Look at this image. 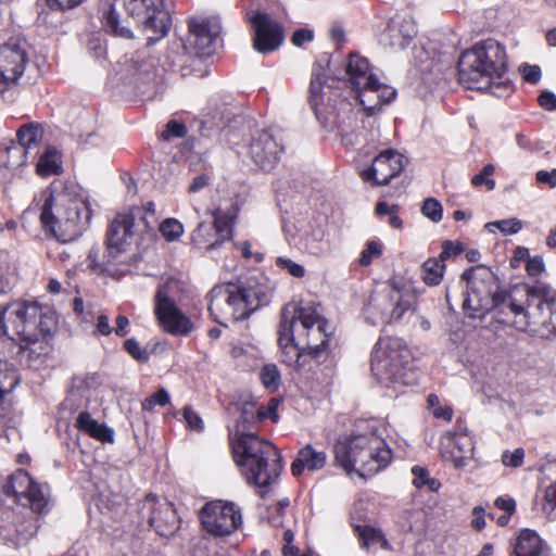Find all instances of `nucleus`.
<instances>
[{"label": "nucleus", "instance_id": "nucleus-1", "mask_svg": "<svg viewBox=\"0 0 556 556\" xmlns=\"http://www.w3.org/2000/svg\"><path fill=\"white\" fill-rule=\"evenodd\" d=\"M328 323L313 304L288 303L279 325V344L282 362L298 368L304 366L305 355L319 361L328 344Z\"/></svg>", "mask_w": 556, "mask_h": 556}, {"label": "nucleus", "instance_id": "nucleus-2", "mask_svg": "<svg viewBox=\"0 0 556 556\" xmlns=\"http://www.w3.org/2000/svg\"><path fill=\"white\" fill-rule=\"evenodd\" d=\"M506 71L505 47L495 39L477 42L458 60V80L465 88L488 91L496 97L510 90L509 84L503 80Z\"/></svg>", "mask_w": 556, "mask_h": 556}, {"label": "nucleus", "instance_id": "nucleus-3", "mask_svg": "<svg viewBox=\"0 0 556 556\" xmlns=\"http://www.w3.org/2000/svg\"><path fill=\"white\" fill-rule=\"evenodd\" d=\"M236 465L248 484L265 489L275 483L282 470L279 450L255 433H240L232 440Z\"/></svg>", "mask_w": 556, "mask_h": 556}, {"label": "nucleus", "instance_id": "nucleus-4", "mask_svg": "<svg viewBox=\"0 0 556 556\" xmlns=\"http://www.w3.org/2000/svg\"><path fill=\"white\" fill-rule=\"evenodd\" d=\"M91 218L88 204L66 187L52 186L40 214L41 223L59 241L71 242L81 235Z\"/></svg>", "mask_w": 556, "mask_h": 556}, {"label": "nucleus", "instance_id": "nucleus-5", "mask_svg": "<svg viewBox=\"0 0 556 556\" xmlns=\"http://www.w3.org/2000/svg\"><path fill=\"white\" fill-rule=\"evenodd\" d=\"M269 288L258 283L238 285L227 282L215 286L208 293V309L222 326L248 318L260 306L267 304Z\"/></svg>", "mask_w": 556, "mask_h": 556}, {"label": "nucleus", "instance_id": "nucleus-6", "mask_svg": "<svg viewBox=\"0 0 556 556\" xmlns=\"http://www.w3.org/2000/svg\"><path fill=\"white\" fill-rule=\"evenodd\" d=\"M334 458L346 473L357 470L364 476L386 468L392 453L384 441L370 430L339 440L334 445Z\"/></svg>", "mask_w": 556, "mask_h": 556}, {"label": "nucleus", "instance_id": "nucleus-7", "mask_svg": "<svg viewBox=\"0 0 556 556\" xmlns=\"http://www.w3.org/2000/svg\"><path fill=\"white\" fill-rule=\"evenodd\" d=\"M124 7L128 14L138 23H141L143 30L152 31L155 36L148 38V46L165 37L172 26V17L164 9L162 0H114L106 15V27L116 36L131 38L130 29L121 24L116 9Z\"/></svg>", "mask_w": 556, "mask_h": 556}, {"label": "nucleus", "instance_id": "nucleus-8", "mask_svg": "<svg viewBox=\"0 0 556 556\" xmlns=\"http://www.w3.org/2000/svg\"><path fill=\"white\" fill-rule=\"evenodd\" d=\"M12 341H20L21 349L50 334L55 328L53 314L36 301L15 300L10 302L8 315Z\"/></svg>", "mask_w": 556, "mask_h": 556}, {"label": "nucleus", "instance_id": "nucleus-9", "mask_svg": "<svg viewBox=\"0 0 556 556\" xmlns=\"http://www.w3.org/2000/svg\"><path fill=\"white\" fill-rule=\"evenodd\" d=\"M417 301L413 287L392 283L370 294L364 314L371 325L390 324L400 320L406 312H414Z\"/></svg>", "mask_w": 556, "mask_h": 556}, {"label": "nucleus", "instance_id": "nucleus-10", "mask_svg": "<svg viewBox=\"0 0 556 556\" xmlns=\"http://www.w3.org/2000/svg\"><path fill=\"white\" fill-rule=\"evenodd\" d=\"M155 225L156 218L153 214L148 216L139 206L116 215L108 232L106 251H109V256L121 258L135 236L149 232L154 229Z\"/></svg>", "mask_w": 556, "mask_h": 556}, {"label": "nucleus", "instance_id": "nucleus-11", "mask_svg": "<svg viewBox=\"0 0 556 556\" xmlns=\"http://www.w3.org/2000/svg\"><path fill=\"white\" fill-rule=\"evenodd\" d=\"M462 278L467 281V295L463 301V309L470 318L489 313L495 293L500 291L496 276L484 266L465 270Z\"/></svg>", "mask_w": 556, "mask_h": 556}, {"label": "nucleus", "instance_id": "nucleus-12", "mask_svg": "<svg viewBox=\"0 0 556 556\" xmlns=\"http://www.w3.org/2000/svg\"><path fill=\"white\" fill-rule=\"evenodd\" d=\"M348 81L356 93L359 103L367 110L376 108V104L368 105L371 99L369 93H377L379 103H389L395 97V90L389 86L379 83L378 78L371 73L368 61L357 54H350L344 65Z\"/></svg>", "mask_w": 556, "mask_h": 556}, {"label": "nucleus", "instance_id": "nucleus-13", "mask_svg": "<svg viewBox=\"0 0 556 556\" xmlns=\"http://www.w3.org/2000/svg\"><path fill=\"white\" fill-rule=\"evenodd\" d=\"M408 350L397 338L379 339L371 354V372L376 379L389 387L403 376L408 361Z\"/></svg>", "mask_w": 556, "mask_h": 556}, {"label": "nucleus", "instance_id": "nucleus-14", "mask_svg": "<svg viewBox=\"0 0 556 556\" xmlns=\"http://www.w3.org/2000/svg\"><path fill=\"white\" fill-rule=\"evenodd\" d=\"M527 289H529L527 286L521 288L516 286L509 290L500 289L490 305L489 312L493 314V318L500 324L515 327L520 331L528 330L530 318L534 316L526 315V303L518 298L525 296Z\"/></svg>", "mask_w": 556, "mask_h": 556}, {"label": "nucleus", "instance_id": "nucleus-15", "mask_svg": "<svg viewBox=\"0 0 556 556\" xmlns=\"http://www.w3.org/2000/svg\"><path fill=\"white\" fill-rule=\"evenodd\" d=\"M200 520L207 534L214 538H224L241 527L242 515L233 503L213 501L202 507Z\"/></svg>", "mask_w": 556, "mask_h": 556}, {"label": "nucleus", "instance_id": "nucleus-16", "mask_svg": "<svg viewBox=\"0 0 556 556\" xmlns=\"http://www.w3.org/2000/svg\"><path fill=\"white\" fill-rule=\"evenodd\" d=\"M525 303L527 307L535 305L533 311L526 308V315H532L534 318H530L529 328L535 326H542L547 328L546 333H542V337L546 339L556 338V326H549L553 324V315L556 313V292L546 283L538 281L529 289L525 290Z\"/></svg>", "mask_w": 556, "mask_h": 556}, {"label": "nucleus", "instance_id": "nucleus-17", "mask_svg": "<svg viewBox=\"0 0 556 556\" xmlns=\"http://www.w3.org/2000/svg\"><path fill=\"white\" fill-rule=\"evenodd\" d=\"M139 514L142 520L161 536L173 535L179 528V520L176 511L167 501H160L155 495L149 494L139 506Z\"/></svg>", "mask_w": 556, "mask_h": 556}, {"label": "nucleus", "instance_id": "nucleus-18", "mask_svg": "<svg viewBox=\"0 0 556 556\" xmlns=\"http://www.w3.org/2000/svg\"><path fill=\"white\" fill-rule=\"evenodd\" d=\"M155 315L163 329L175 336H187L193 330V324L169 298L167 285L160 286L155 295Z\"/></svg>", "mask_w": 556, "mask_h": 556}, {"label": "nucleus", "instance_id": "nucleus-19", "mask_svg": "<svg viewBox=\"0 0 556 556\" xmlns=\"http://www.w3.org/2000/svg\"><path fill=\"white\" fill-rule=\"evenodd\" d=\"M3 489L7 495L28 504L33 511L42 514L48 506L49 500L42 488L23 469L11 475Z\"/></svg>", "mask_w": 556, "mask_h": 556}, {"label": "nucleus", "instance_id": "nucleus-20", "mask_svg": "<svg viewBox=\"0 0 556 556\" xmlns=\"http://www.w3.org/2000/svg\"><path fill=\"white\" fill-rule=\"evenodd\" d=\"M440 444L443 459L453 463L456 468L467 466L472 457L473 441L465 426L457 425L454 430L446 431Z\"/></svg>", "mask_w": 556, "mask_h": 556}, {"label": "nucleus", "instance_id": "nucleus-21", "mask_svg": "<svg viewBox=\"0 0 556 556\" xmlns=\"http://www.w3.org/2000/svg\"><path fill=\"white\" fill-rule=\"evenodd\" d=\"M250 22L254 29L253 47L263 54L277 50L283 42L282 25L273 20L267 13L257 12Z\"/></svg>", "mask_w": 556, "mask_h": 556}, {"label": "nucleus", "instance_id": "nucleus-22", "mask_svg": "<svg viewBox=\"0 0 556 556\" xmlns=\"http://www.w3.org/2000/svg\"><path fill=\"white\" fill-rule=\"evenodd\" d=\"M37 520L31 516L16 515L14 511L4 513L0 523V540L14 547L26 544L37 532Z\"/></svg>", "mask_w": 556, "mask_h": 556}, {"label": "nucleus", "instance_id": "nucleus-23", "mask_svg": "<svg viewBox=\"0 0 556 556\" xmlns=\"http://www.w3.org/2000/svg\"><path fill=\"white\" fill-rule=\"evenodd\" d=\"M220 31L222 25L217 17H193L189 21L187 43L197 54L210 55Z\"/></svg>", "mask_w": 556, "mask_h": 556}, {"label": "nucleus", "instance_id": "nucleus-24", "mask_svg": "<svg viewBox=\"0 0 556 556\" xmlns=\"http://www.w3.org/2000/svg\"><path fill=\"white\" fill-rule=\"evenodd\" d=\"M404 168V156L393 150H386L377 155L368 169L362 170L364 181H372L377 186L388 185Z\"/></svg>", "mask_w": 556, "mask_h": 556}, {"label": "nucleus", "instance_id": "nucleus-25", "mask_svg": "<svg viewBox=\"0 0 556 556\" xmlns=\"http://www.w3.org/2000/svg\"><path fill=\"white\" fill-rule=\"evenodd\" d=\"M27 62L26 51L18 43L11 41L0 47V92L22 76Z\"/></svg>", "mask_w": 556, "mask_h": 556}, {"label": "nucleus", "instance_id": "nucleus-26", "mask_svg": "<svg viewBox=\"0 0 556 556\" xmlns=\"http://www.w3.org/2000/svg\"><path fill=\"white\" fill-rule=\"evenodd\" d=\"M282 146L269 130H256L251 138L249 153L252 161L263 169H270L279 160Z\"/></svg>", "mask_w": 556, "mask_h": 556}, {"label": "nucleus", "instance_id": "nucleus-27", "mask_svg": "<svg viewBox=\"0 0 556 556\" xmlns=\"http://www.w3.org/2000/svg\"><path fill=\"white\" fill-rule=\"evenodd\" d=\"M326 65L318 61L314 64L308 90V102L312 109L317 112L318 108L331 100L332 85L328 84L327 66L329 59L325 58Z\"/></svg>", "mask_w": 556, "mask_h": 556}, {"label": "nucleus", "instance_id": "nucleus-28", "mask_svg": "<svg viewBox=\"0 0 556 556\" xmlns=\"http://www.w3.org/2000/svg\"><path fill=\"white\" fill-rule=\"evenodd\" d=\"M326 463L327 454L307 444L298 452L295 459L291 464V471L294 477H299L305 469L315 471L324 468Z\"/></svg>", "mask_w": 556, "mask_h": 556}, {"label": "nucleus", "instance_id": "nucleus-29", "mask_svg": "<svg viewBox=\"0 0 556 556\" xmlns=\"http://www.w3.org/2000/svg\"><path fill=\"white\" fill-rule=\"evenodd\" d=\"M18 144L8 148L9 155L18 154L25 156L29 151L38 146L43 137V128L38 123H28L20 127L17 130Z\"/></svg>", "mask_w": 556, "mask_h": 556}, {"label": "nucleus", "instance_id": "nucleus-30", "mask_svg": "<svg viewBox=\"0 0 556 556\" xmlns=\"http://www.w3.org/2000/svg\"><path fill=\"white\" fill-rule=\"evenodd\" d=\"M416 34L414 22L405 18L402 21L391 20L386 31V36L389 38L388 45L401 50L409 45Z\"/></svg>", "mask_w": 556, "mask_h": 556}, {"label": "nucleus", "instance_id": "nucleus-31", "mask_svg": "<svg viewBox=\"0 0 556 556\" xmlns=\"http://www.w3.org/2000/svg\"><path fill=\"white\" fill-rule=\"evenodd\" d=\"M75 427L89 437L102 442L113 443L114 431L104 424L98 422L88 412H81L75 422Z\"/></svg>", "mask_w": 556, "mask_h": 556}, {"label": "nucleus", "instance_id": "nucleus-32", "mask_svg": "<svg viewBox=\"0 0 556 556\" xmlns=\"http://www.w3.org/2000/svg\"><path fill=\"white\" fill-rule=\"evenodd\" d=\"M545 546L539 534L532 530H522L514 545L516 556H544Z\"/></svg>", "mask_w": 556, "mask_h": 556}, {"label": "nucleus", "instance_id": "nucleus-33", "mask_svg": "<svg viewBox=\"0 0 556 556\" xmlns=\"http://www.w3.org/2000/svg\"><path fill=\"white\" fill-rule=\"evenodd\" d=\"M132 65L136 76L144 81H150L155 76L157 61L150 56L147 51H140L132 59Z\"/></svg>", "mask_w": 556, "mask_h": 556}, {"label": "nucleus", "instance_id": "nucleus-34", "mask_svg": "<svg viewBox=\"0 0 556 556\" xmlns=\"http://www.w3.org/2000/svg\"><path fill=\"white\" fill-rule=\"evenodd\" d=\"M445 270L441 258H428L421 266V279L427 286H438L443 279Z\"/></svg>", "mask_w": 556, "mask_h": 556}, {"label": "nucleus", "instance_id": "nucleus-35", "mask_svg": "<svg viewBox=\"0 0 556 556\" xmlns=\"http://www.w3.org/2000/svg\"><path fill=\"white\" fill-rule=\"evenodd\" d=\"M355 531L357 532V535H358L362 546L365 548H369L377 544H379L382 549L391 548L388 540L384 538V535L381 533V531H379L372 527L357 526L355 528Z\"/></svg>", "mask_w": 556, "mask_h": 556}, {"label": "nucleus", "instance_id": "nucleus-36", "mask_svg": "<svg viewBox=\"0 0 556 556\" xmlns=\"http://www.w3.org/2000/svg\"><path fill=\"white\" fill-rule=\"evenodd\" d=\"M214 229L217 238L215 239V241L207 244L208 250L215 249L216 247L220 245L224 241L231 239L232 229L230 220L226 216H215Z\"/></svg>", "mask_w": 556, "mask_h": 556}, {"label": "nucleus", "instance_id": "nucleus-37", "mask_svg": "<svg viewBox=\"0 0 556 556\" xmlns=\"http://www.w3.org/2000/svg\"><path fill=\"white\" fill-rule=\"evenodd\" d=\"M522 222L516 217L508 219L494 220L485 224L489 232L500 230L504 236L515 235L522 229Z\"/></svg>", "mask_w": 556, "mask_h": 556}, {"label": "nucleus", "instance_id": "nucleus-38", "mask_svg": "<svg viewBox=\"0 0 556 556\" xmlns=\"http://www.w3.org/2000/svg\"><path fill=\"white\" fill-rule=\"evenodd\" d=\"M38 175L47 177L59 173L60 165L58 164L56 154L52 151H47L42 154L36 166Z\"/></svg>", "mask_w": 556, "mask_h": 556}, {"label": "nucleus", "instance_id": "nucleus-39", "mask_svg": "<svg viewBox=\"0 0 556 556\" xmlns=\"http://www.w3.org/2000/svg\"><path fill=\"white\" fill-rule=\"evenodd\" d=\"M256 410L252 403H245L241 409V416L237 424V435L240 433H251V426L258 422Z\"/></svg>", "mask_w": 556, "mask_h": 556}, {"label": "nucleus", "instance_id": "nucleus-40", "mask_svg": "<svg viewBox=\"0 0 556 556\" xmlns=\"http://www.w3.org/2000/svg\"><path fill=\"white\" fill-rule=\"evenodd\" d=\"M99 251L91 249L88 253L87 261L88 266L97 273H106L110 270V266L115 262H122L121 258H112L109 256V252L103 256L105 260L99 261Z\"/></svg>", "mask_w": 556, "mask_h": 556}, {"label": "nucleus", "instance_id": "nucleus-41", "mask_svg": "<svg viewBox=\"0 0 556 556\" xmlns=\"http://www.w3.org/2000/svg\"><path fill=\"white\" fill-rule=\"evenodd\" d=\"M160 231L167 241H175L184 233V227L179 220L167 218L161 223Z\"/></svg>", "mask_w": 556, "mask_h": 556}, {"label": "nucleus", "instance_id": "nucleus-42", "mask_svg": "<svg viewBox=\"0 0 556 556\" xmlns=\"http://www.w3.org/2000/svg\"><path fill=\"white\" fill-rule=\"evenodd\" d=\"M261 380L265 388L276 390L279 386L280 374L276 365H265L261 370Z\"/></svg>", "mask_w": 556, "mask_h": 556}, {"label": "nucleus", "instance_id": "nucleus-43", "mask_svg": "<svg viewBox=\"0 0 556 556\" xmlns=\"http://www.w3.org/2000/svg\"><path fill=\"white\" fill-rule=\"evenodd\" d=\"M275 263L278 268L286 270L294 278H303L305 276L306 270L304 266L295 263L291 258L279 256L276 258Z\"/></svg>", "mask_w": 556, "mask_h": 556}, {"label": "nucleus", "instance_id": "nucleus-44", "mask_svg": "<svg viewBox=\"0 0 556 556\" xmlns=\"http://www.w3.org/2000/svg\"><path fill=\"white\" fill-rule=\"evenodd\" d=\"M495 170L494 165L486 164L482 170L471 178V184L475 187L485 186L486 190L491 191L495 188V181L490 178Z\"/></svg>", "mask_w": 556, "mask_h": 556}, {"label": "nucleus", "instance_id": "nucleus-45", "mask_svg": "<svg viewBox=\"0 0 556 556\" xmlns=\"http://www.w3.org/2000/svg\"><path fill=\"white\" fill-rule=\"evenodd\" d=\"M324 231L319 230L306 239V248L312 254L319 255L329 250V244L324 241Z\"/></svg>", "mask_w": 556, "mask_h": 556}, {"label": "nucleus", "instance_id": "nucleus-46", "mask_svg": "<svg viewBox=\"0 0 556 556\" xmlns=\"http://www.w3.org/2000/svg\"><path fill=\"white\" fill-rule=\"evenodd\" d=\"M126 352L137 362L147 363L149 361V352L146 348H141L136 339H127L124 342Z\"/></svg>", "mask_w": 556, "mask_h": 556}, {"label": "nucleus", "instance_id": "nucleus-47", "mask_svg": "<svg viewBox=\"0 0 556 556\" xmlns=\"http://www.w3.org/2000/svg\"><path fill=\"white\" fill-rule=\"evenodd\" d=\"M442 212L441 203L433 198L425 200L421 206V213L434 223H439L442 219Z\"/></svg>", "mask_w": 556, "mask_h": 556}, {"label": "nucleus", "instance_id": "nucleus-48", "mask_svg": "<svg viewBox=\"0 0 556 556\" xmlns=\"http://www.w3.org/2000/svg\"><path fill=\"white\" fill-rule=\"evenodd\" d=\"M187 134V128L182 123L175 119H170L165 129L161 134V138L165 141H169L175 138H184Z\"/></svg>", "mask_w": 556, "mask_h": 556}, {"label": "nucleus", "instance_id": "nucleus-49", "mask_svg": "<svg viewBox=\"0 0 556 556\" xmlns=\"http://www.w3.org/2000/svg\"><path fill=\"white\" fill-rule=\"evenodd\" d=\"M169 403V394L165 389H161L142 402V409L151 412L155 405L165 406Z\"/></svg>", "mask_w": 556, "mask_h": 556}, {"label": "nucleus", "instance_id": "nucleus-50", "mask_svg": "<svg viewBox=\"0 0 556 556\" xmlns=\"http://www.w3.org/2000/svg\"><path fill=\"white\" fill-rule=\"evenodd\" d=\"M381 247L376 241H368L366 248L362 251L359 263L363 266H368L371 264L375 257H379L381 255Z\"/></svg>", "mask_w": 556, "mask_h": 556}, {"label": "nucleus", "instance_id": "nucleus-51", "mask_svg": "<svg viewBox=\"0 0 556 556\" xmlns=\"http://www.w3.org/2000/svg\"><path fill=\"white\" fill-rule=\"evenodd\" d=\"M543 510L549 518L556 519V482L549 485L545 491Z\"/></svg>", "mask_w": 556, "mask_h": 556}, {"label": "nucleus", "instance_id": "nucleus-52", "mask_svg": "<svg viewBox=\"0 0 556 556\" xmlns=\"http://www.w3.org/2000/svg\"><path fill=\"white\" fill-rule=\"evenodd\" d=\"M278 401L276 399H271L267 406H261L256 410L257 420H264L265 418H270L274 422H277L279 419L277 407Z\"/></svg>", "mask_w": 556, "mask_h": 556}, {"label": "nucleus", "instance_id": "nucleus-53", "mask_svg": "<svg viewBox=\"0 0 556 556\" xmlns=\"http://www.w3.org/2000/svg\"><path fill=\"white\" fill-rule=\"evenodd\" d=\"M519 71L523 79L530 84H536L541 79L542 72L539 65L523 63L520 65Z\"/></svg>", "mask_w": 556, "mask_h": 556}, {"label": "nucleus", "instance_id": "nucleus-54", "mask_svg": "<svg viewBox=\"0 0 556 556\" xmlns=\"http://www.w3.org/2000/svg\"><path fill=\"white\" fill-rule=\"evenodd\" d=\"M525 457V451L522 448H516L513 453L508 451L502 455V462L505 466L518 468L522 465Z\"/></svg>", "mask_w": 556, "mask_h": 556}, {"label": "nucleus", "instance_id": "nucleus-55", "mask_svg": "<svg viewBox=\"0 0 556 556\" xmlns=\"http://www.w3.org/2000/svg\"><path fill=\"white\" fill-rule=\"evenodd\" d=\"M463 245L462 243L457 242V241H450V240H446L443 242L442 244V251L439 255V257L441 258V261H445L452 256H457L459 255L462 252H463Z\"/></svg>", "mask_w": 556, "mask_h": 556}, {"label": "nucleus", "instance_id": "nucleus-56", "mask_svg": "<svg viewBox=\"0 0 556 556\" xmlns=\"http://www.w3.org/2000/svg\"><path fill=\"white\" fill-rule=\"evenodd\" d=\"M545 268L544 261L541 256L530 257L526 264V270L529 276H539Z\"/></svg>", "mask_w": 556, "mask_h": 556}, {"label": "nucleus", "instance_id": "nucleus-57", "mask_svg": "<svg viewBox=\"0 0 556 556\" xmlns=\"http://www.w3.org/2000/svg\"><path fill=\"white\" fill-rule=\"evenodd\" d=\"M184 418L187 425L193 430H202L203 421L200 416L190 407L184 408Z\"/></svg>", "mask_w": 556, "mask_h": 556}, {"label": "nucleus", "instance_id": "nucleus-58", "mask_svg": "<svg viewBox=\"0 0 556 556\" xmlns=\"http://www.w3.org/2000/svg\"><path fill=\"white\" fill-rule=\"evenodd\" d=\"M8 315H10V303L0 305V337H7L10 339L11 331Z\"/></svg>", "mask_w": 556, "mask_h": 556}, {"label": "nucleus", "instance_id": "nucleus-59", "mask_svg": "<svg viewBox=\"0 0 556 556\" xmlns=\"http://www.w3.org/2000/svg\"><path fill=\"white\" fill-rule=\"evenodd\" d=\"M313 31L306 28H300L292 35V43L296 47L303 46L305 42L313 40Z\"/></svg>", "mask_w": 556, "mask_h": 556}, {"label": "nucleus", "instance_id": "nucleus-60", "mask_svg": "<svg viewBox=\"0 0 556 556\" xmlns=\"http://www.w3.org/2000/svg\"><path fill=\"white\" fill-rule=\"evenodd\" d=\"M540 105L547 111L556 110V94L551 91H543L539 96Z\"/></svg>", "mask_w": 556, "mask_h": 556}, {"label": "nucleus", "instance_id": "nucleus-61", "mask_svg": "<svg viewBox=\"0 0 556 556\" xmlns=\"http://www.w3.org/2000/svg\"><path fill=\"white\" fill-rule=\"evenodd\" d=\"M412 472L414 475L413 483L416 488L419 489V488L427 485V483L429 481V477H428L429 473L425 468L415 466V467H413Z\"/></svg>", "mask_w": 556, "mask_h": 556}, {"label": "nucleus", "instance_id": "nucleus-62", "mask_svg": "<svg viewBox=\"0 0 556 556\" xmlns=\"http://www.w3.org/2000/svg\"><path fill=\"white\" fill-rule=\"evenodd\" d=\"M211 229L212 228L210 225H206L205 223H200L192 233L193 242L198 244L208 243V240L205 238V233H208Z\"/></svg>", "mask_w": 556, "mask_h": 556}, {"label": "nucleus", "instance_id": "nucleus-63", "mask_svg": "<svg viewBox=\"0 0 556 556\" xmlns=\"http://www.w3.org/2000/svg\"><path fill=\"white\" fill-rule=\"evenodd\" d=\"M529 257V250L525 247H517L514 251V255L510 260V266L516 268L520 265L522 261H528Z\"/></svg>", "mask_w": 556, "mask_h": 556}, {"label": "nucleus", "instance_id": "nucleus-64", "mask_svg": "<svg viewBox=\"0 0 556 556\" xmlns=\"http://www.w3.org/2000/svg\"><path fill=\"white\" fill-rule=\"evenodd\" d=\"M536 179L540 182L548 184L551 188L556 187V168L552 172L539 170L536 173Z\"/></svg>", "mask_w": 556, "mask_h": 556}]
</instances>
